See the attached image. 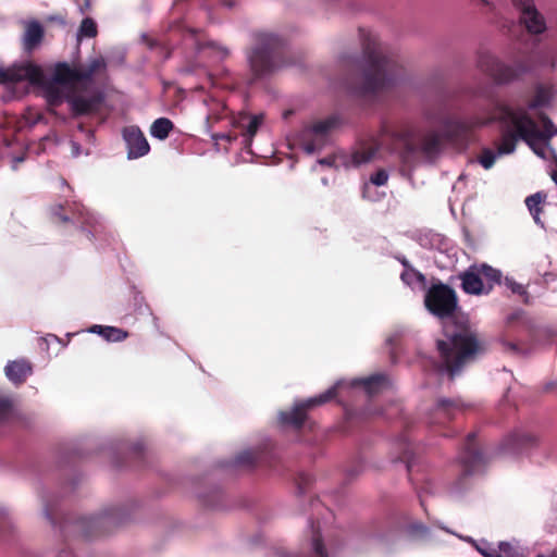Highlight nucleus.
Masks as SVG:
<instances>
[{"mask_svg":"<svg viewBox=\"0 0 557 557\" xmlns=\"http://www.w3.org/2000/svg\"><path fill=\"white\" fill-rule=\"evenodd\" d=\"M360 34L366 66L360 76L349 83V88L360 97L374 96L389 88L403 69L382 47L375 35L364 30H360Z\"/></svg>","mask_w":557,"mask_h":557,"instance_id":"f257e3e1","label":"nucleus"},{"mask_svg":"<svg viewBox=\"0 0 557 557\" xmlns=\"http://www.w3.org/2000/svg\"><path fill=\"white\" fill-rule=\"evenodd\" d=\"M436 350L438 360L431 361L433 370L455 380L484 352V346L473 331L461 329L453 334L446 333L444 339H437Z\"/></svg>","mask_w":557,"mask_h":557,"instance_id":"f03ea898","label":"nucleus"},{"mask_svg":"<svg viewBox=\"0 0 557 557\" xmlns=\"http://www.w3.org/2000/svg\"><path fill=\"white\" fill-rule=\"evenodd\" d=\"M443 138L440 133L429 131L417 143L416 129L407 123L384 126L382 131V143L397 153L403 162H408L417 152L428 158L436 156L442 148Z\"/></svg>","mask_w":557,"mask_h":557,"instance_id":"7ed1b4c3","label":"nucleus"},{"mask_svg":"<svg viewBox=\"0 0 557 557\" xmlns=\"http://www.w3.org/2000/svg\"><path fill=\"white\" fill-rule=\"evenodd\" d=\"M253 40L255 46L247 53L251 73L249 84L288 65L285 44L281 37L268 32H257Z\"/></svg>","mask_w":557,"mask_h":557,"instance_id":"20e7f679","label":"nucleus"},{"mask_svg":"<svg viewBox=\"0 0 557 557\" xmlns=\"http://www.w3.org/2000/svg\"><path fill=\"white\" fill-rule=\"evenodd\" d=\"M27 81L32 85L42 88L44 97L47 101L49 112L57 114L55 108L63 102H67V95L62 89V85L53 79H46L42 69L30 61L20 64H13L10 67H0V83H20Z\"/></svg>","mask_w":557,"mask_h":557,"instance_id":"39448f33","label":"nucleus"},{"mask_svg":"<svg viewBox=\"0 0 557 557\" xmlns=\"http://www.w3.org/2000/svg\"><path fill=\"white\" fill-rule=\"evenodd\" d=\"M495 108L498 110V121L505 125L510 123L513 128L518 131L521 139L531 147L535 140L545 141L550 139L554 135V124L543 112L539 114V119L544 129L540 131L534 120L524 110L516 111L502 102H497Z\"/></svg>","mask_w":557,"mask_h":557,"instance_id":"423d86ee","label":"nucleus"},{"mask_svg":"<svg viewBox=\"0 0 557 557\" xmlns=\"http://www.w3.org/2000/svg\"><path fill=\"white\" fill-rule=\"evenodd\" d=\"M487 461L488 458L479 444L476 433H469L460 456L462 472L447 486V493L456 498L463 496L471 488V475Z\"/></svg>","mask_w":557,"mask_h":557,"instance_id":"0eeeda50","label":"nucleus"},{"mask_svg":"<svg viewBox=\"0 0 557 557\" xmlns=\"http://www.w3.org/2000/svg\"><path fill=\"white\" fill-rule=\"evenodd\" d=\"M478 66L497 84H508L517 81L529 71V64L524 60H517L512 64H507L488 52L479 54Z\"/></svg>","mask_w":557,"mask_h":557,"instance_id":"6e6552de","label":"nucleus"},{"mask_svg":"<svg viewBox=\"0 0 557 557\" xmlns=\"http://www.w3.org/2000/svg\"><path fill=\"white\" fill-rule=\"evenodd\" d=\"M424 306L434 317L447 319L453 317L458 309V297L450 286L437 282L426 290Z\"/></svg>","mask_w":557,"mask_h":557,"instance_id":"1a4fd4ad","label":"nucleus"},{"mask_svg":"<svg viewBox=\"0 0 557 557\" xmlns=\"http://www.w3.org/2000/svg\"><path fill=\"white\" fill-rule=\"evenodd\" d=\"M126 513L120 507H111L98 516L83 517L76 521L77 531L85 537L103 535L112 528L123 524Z\"/></svg>","mask_w":557,"mask_h":557,"instance_id":"9d476101","label":"nucleus"},{"mask_svg":"<svg viewBox=\"0 0 557 557\" xmlns=\"http://www.w3.org/2000/svg\"><path fill=\"white\" fill-rule=\"evenodd\" d=\"M498 112V110L496 109ZM498 113L492 119L469 117V119H447L443 123V136L446 140L457 144L467 145L472 132L475 127L488 124L492 121H498Z\"/></svg>","mask_w":557,"mask_h":557,"instance_id":"9b49d317","label":"nucleus"},{"mask_svg":"<svg viewBox=\"0 0 557 557\" xmlns=\"http://www.w3.org/2000/svg\"><path fill=\"white\" fill-rule=\"evenodd\" d=\"M347 386L345 381H337L325 392L307 399L296 400L289 411H281L278 418H307L315 408L335 400L341 391Z\"/></svg>","mask_w":557,"mask_h":557,"instance_id":"f8f14e48","label":"nucleus"},{"mask_svg":"<svg viewBox=\"0 0 557 557\" xmlns=\"http://www.w3.org/2000/svg\"><path fill=\"white\" fill-rule=\"evenodd\" d=\"M337 124L338 119L336 116H330L306 126L299 135L304 150L308 153L320 150L325 145L330 132L336 127Z\"/></svg>","mask_w":557,"mask_h":557,"instance_id":"ddd939ff","label":"nucleus"},{"mask_svg":"<svg viewBox=\"0 0 557 557\" xmlns=\"http://www.w3.org/2000/svg\"><path fill=\"white\" fill-rule=\"evenodd\" d=\"M519 11L520 23L529 34L540 35L546 30V21L543 14L536 9L533 0H511Z\"/></svg>","mask_w":557,"mask_h":557,"instance_id":"4468645a","label":"nucleus"},{"mask_svg":"<svg viewBox=\"0 0 557 557\" xmlns=\"http://www.w3.org/2000/svg\"><path fill=\"white\" fill-rule=\"evenodd\" d=\"M123 138L127 147V158L137 159L146 156L150 146L138 126H127L123 129Z\"/></svg>","mask_w":557,"mask_h":557,"instance_id":"2eb2a0df","label":"nucleus"},{"mask_svg":"<svg viewBox=\"0 0 557 557\" xmlns=\"http://www.w3.org/2000/svg\"><path fill=\"white\" fill-rule=\"evenodd\" d=\"M23 34L21 37L22 49L25 53L32 54L37 50L45 39V28L37 20L24 21Z\"/></svg>","mask_w":557,"mask_h":557,"instance_id":"dca6fc26","label":"nucleus"},{"mask_svg":"<svg viewBox=\"0 0 557 557\" xmlns=\"http://www.w3.org/2000/svg\"><path fill=\"white\" fill-rule=\"evenodd\" d=\"M101 102L102 97L100 95H94L88 98L73 92L67 95V103L73 117L90 115L97 112Z\"/></svg>","mask_w":557,"mask_h":557,"instance_id":"f3484780","label":"nucleus"},{"mask_svg":"<svg viewBox=\"0 0 557 557\" xmlns=\"http://www.w3.org/2000/svg\"><path fill=\"white\" fill-rule=\"evenodd\" d=\"M536 441V437L530 433L515 431L502 441L499 445V453L517 455L523 449L533 446Z\"/></svg>","mask_w":557,"mask_h":557,"instance_id":"a211bd4d","label":"nucleus"},{"mask_svg":"<svg viewBox=\"0 0 557 557\" xmlns=\"http://www.w3.org/2000/svg\"><path fill=\"white\" fill-rule=\"evenodd\" d=\"M349 385L351 387H362L369 396H373L388 389L392 383L387 374L375 373L367 377L354 379Z\"/></svg>","mask_w":557,"mask_h":557,"instance_id":"6ab92c4d","label":"nucleus"},{"mask_svg":"<svg viewBox=\"0 0 557 557\" xmlns=\"http://www.w3.org/2000/svg\"><path fill=\"white\" fill-rule=\"evenodd\" d=\"M8 380L15 386H20L33 374V364L25 358L9 361L4 367Z\"/></svg>","mask_w":557,"mask_h":557,"instance_id":"aec40b11","label":"nucleus"},{"mask_svg":"<svg viewBox=\"0 0 557 557\" xmlns=\"http://www.w3.org/2000/svg\"><path fill=\"white\" fill-rule=\"evenodd\" d=\"M436 409L440 413L447 416L473 414L475 412V406L461 398H438Z\"/></svg>","mask_w":557,"mask_h":557,"instance_id":"412c9836","label":"nucleus"},{"mask_svg":"<svg viewBox=\"0 0 557 557\" xmlns=\"http://www.w3.org/2000/svg\"><path fill=\"white\" fill-rule=\"evenodd\" d=\"M461 288L469 295L487 294L485 283L481 280V275L476 270V265L470 267L468 270L459 274Z\"/></svg>","mask_w":557,"mask_h":557,"instance_id":"4be33fe9","label":"nucleus"},{"mask_svg":"<svg viewBox=\"0 0 557 557\" xmlns=\"http://www.w3.org/2000/svg\"><path fill=\"white\" fill-rule=\"evenodd\" d=\"M411 426H407L405 432L397 438L396 445L399 449V455L397 460L405 462L407 471L409 473V478L411 479L413 467L416 465L414 461V451L411 440L409 438V430Z\"/></svg>","mask_w":557,"mask_h":557,"instance_id":"5701e85b","label":"nucleus"},{"mask_svg":"<svg viewBox=\"0 0 557 557\" xmlns=\"http://www.w3.org/2000/svg\"><path fill=\"white\" fill-rule=\"evenodd\" d=\"M54 82L67 86L73 85L75 83L84 82L82 76V71L75 67H72L66 62H59L55 64L53 70L52 78Z\"/></svg>","mask_w":557,"mask_h":557,"instance_id":"b1692460","label":"nucleus"},{"mask_svg":"<svg viewBox=\"0 0 557 557\" xmlns=\"http://www.w3.org/2000/svg\"><path fill=\"white\" fill-rule=\"evenodd\" d=\"M182 35H183L184 40L186 42L190 41V45L194 46L197 51H200L205 48H212V49H215L219 52H221L224 57H226L228 54V50L225 47L220 46L215 41L202 42L199 37L200 32L198 29L183 27Z\"/></svg>","mask_w":557,"mask_h":557,"instance_id":"393cba45","label":"nucleus"},{"mask_svg":"<svg viewBox=\"0 0 557 557\" xmlns=\"http://www.w3.org/2000/svg\"><path fill=\"white\" fill-rule=\"evenodd\" d=\"M519 138L521 139L516 128L512 131L508 127H504L502 131L500 141L497 144V154L503 156L512 153Z\"/></svg>","mask_w":557,"mask_h":557,"instance_id":"a878e982","label":"nucleus"},{"mask_svg":"<svg viewBox=\"0 0 557 557\" xmlns=\"http://www.w3.org/2000/svg\"><path fill=\"white\" fill-rule=\"evenodd\" d=\"M90 331L92 333H97L102 336L108 342H123L128 336L129 333L123 329L108 325H94Z\"/></svg>","mask_w":557,"mask_h":557,"instance_id":"bb28decb","label":"nucleus"},{"mask_svg":"<svg viewBox=\"0 0 557 557\" xmlns=\"http://www.w3.org/2000/svg\"><path fill=\"white\" fill-rule=\"evenodd\" d=\"M263 119V114L250 115L243 113L239 115L237 124L239 127L245 128L244 135H247L249 138H251L258 132V128L262 124Z\"/></svg>","mask_w":557,"mask_h":557,"instance_id":"cd10ccee","label":"nucleus"},{"mask_svg":"<svg viewBox=\"0 0 557 557\" xmlns=\"http://www.w3.org/2000/svg\"><path fill=\"white\" fill-rule=\"evenodd\" d=\"M476 270L481 275V280H483L485 283V289H486L487 294L493 289L494 285L500 283V278H502L500 271H498L487 264L476 265Z\"/></svg>","mask_w":557,"mask_h":557,"instance_id":"c85d7f7f","label":"nucleus"},{"mask_svg":"<svg viewBox=\"0 0 557 557\" xmlns=\"http://www.w3.org/2000/svg\"><path fill=\"white\" fill-rule=\"evenodd\" d=\"M546 200V194L539 191L535 193L525 199V206L528 207L531 215L533 216L536 224L543 225L541 222L540 214L543 211V203Z\"/></svg>","mask_w":557,"mask_h":557,"instance_id":"c756f323","label":"nucleus"},{"mask_svg":"<svg viewBox=\"0 0 557 557\" xmlns=\"http://www.w3.org/2000/svg\"><path fill=\"white\" fill-rule=\"evenodd\" d=\"M174 124L168 117H159L153 121L150 126V134L152 137L164 140L169 137L170 133L173 131Z\"/></svg>","mask_w":557,"mask_h":557,"instance_id":"7c9ffc66","label":"nucleus"},{"mask_svg":"<svg viewBox=\"0 0 557 557\" xmlns=\"http://www.w3.org/2000/svg\"><path fill=\"white\" fill-rule=\"evenodd\" d=\"M74 206L75 210H72V215L65 212V208L62 205H55L51 210L53 215H55L62 223L85 221L83 218V207L77 205Z\"/></svg>","mask_w":557,"mask_h":557,"instance_id":"2f4dec72","label":"nucleus"},{"mask_svg":"<svg viewBox=\"0 0 557 557\" xmlns=\"http://www.w3.org/2000/svg\"><path fill=\"white\" fill-rule=\"evenodd\" d=\"M283 430H292L294 432H304L306 430L313 432L315 422L313 420H280Z\"/></svg>","mask_w":557,"mask_h":557,"instance_id":"473e14b6","label":"nucleus"},{"mask_svg":"<svg viewBox=\"0 0 557 557\" xmlns=\"http://www.w3.org/2000/svg\"><path fill=\"white\" fill-rule=\"evenodd\" d=\"M499 344L503 350L511 356H523L527 352L525 347L519 342L509 339L507 333L499 337Z\"/></svg>","mask_w":557,"mask_h":557,"instance_id":"72a5a7b5","label":"nucleus"},{"mask_svg":"<svg viewBox=\"0 0 557 557\" xmlns=\"http://www.w3.org/2000/svg\"><path fill=\"white\" fill-rule=\"evenodd\" d=\"M496 557H523V554L518 545L511 542H499L497 546ZM537 557L544 556L539 555Z\"/></svg>","mask_w":557,"mask_h":557,"instance_id":"f704fd0d","label":"nucleus"},{"mask_svg":"<svg viewBox=\"0 0 557 557\" xmlns=\"http://www.w3.org/2000/svg\"><path fill=\"white\" fill-rule=\"evenodd\" d=\"M16 408V398L0 391V417H8L14 413Z\"/></svg>","mask_w":557,"mask_h":557,"instance_id":"c9c22d12","label":"nucleus"},{"mask_svg":"<svg viewBox=\"0 0 557 557\" xmlns=\"http://www.w3.org/2000/svg\"><path fill=\"white\" fill-rule=\"evenodd\" d=\"M261 461V456L253 450H244L235 458L236 466L252 467Z\"/></svg>","mask_w":557,"mask_h":557,"instance_id":"e433bc0d","label":"nucleus"},{"mask_svg":"<svg viewBox=\"0 0 557 557\" xmlns=\"http://www.w3.org/2000/svg\"><path fill=\"white\" fill-rule=\"evenodd\" d=\"M467 541L484 557H496L497 548L486 540L475 541L468 537Z\"/></svg>","mask_w":557,"mask_h":557,"instance_id":"4c0bfd02","label":"nucleus"},{"mask_svg":"<svg viewBox=\"0 0 557 557\" xmlns=\"http://www.w3.org/2000/svg\"><path fill=\"white\" fill-rule=\"evenodd\" d=\"M97 34L98 29L96 22L90 17L84 18L78 29V37L94 38Z\"/></svg>","mask_w":557,"mask_h":557,"instance_id":"58836bf2","label":"nucleus"},{"mask_svg":"<svg viewBox=\"0 0 557 557\" xmlns=\"http://www.w3.org/2000/svg\"><path fill=\"white\" fill-rule=\"evenodd\" d=\"M548 101H549L548 90L543 86H539L535 90L534 98L529 103V108L536 109V108L547 104Z\"/></svg>","mask_w":557,"mask_h":557,"instance_id":"ea45409f","label":"nucleus"},{"mask_svg":"<svg viewBox=\"0 0 557 557\" xmlns=\"http://www.w3.org/2000/svg\"><path fill=\"white\" fill-rule=\"evenodd\" d=\"M106 66V62L102 58L94 59L86 69L81 70L83 81H90L96 72Z\"/></svg>","mask_w":557,"mask_h":557,"instance_id":"a19ab883","label":"nucleus"},{"mask_svg":"<svg viewBox=\"0 0 557 557\" xmlns=\"http://www.w3.org/2000/svg\"><path fill=\"white\" fill-rule=\"evenodd\" d=\"M375 153L376 150L373 148L356 150L352 153V161L356 165H360L371 161L374 158Z\"/></svg>","mask_w":557,"mask_h":557,"instance_id":"79ce46f5","label":"nucleus"},{"mask_svg":"<svg viewBox=\"0 0 557 557\" xmlns=\"http://www.w3.org/2000/svg\"><path fill=\"white\" fill-rule=\"evenodd\" d=\"M498 156L499 154L492 149L483 148L479 156V162L485 170H488L494 165Z\"/></svg>","mask_w":557,"mask_h":557,"instance_id":"37998d69","label":"nucleus"},{"mask_svg":"<svg viewBox=\"0 0 557 557\" xmlns=\"http://www.w3.org/2000/svg\"><path fill=\"white\" fill-rule=\"evenodd\" d=\"M311 545L315 557H329L319 530H313Z\"/></svg>","mask_w":557,"mask_h":557,"instance_id":"c03bdc74","label":"nucleus"},{"mask_svg":"<svg viewBox=\"0 0 557 557\" xmlns=\"http://www.w3.org/2000/svg\"><path fill=\"white\" fill-rule=\"evenodd\" d=\"M388 181V174L385 170L381 169L370 176V182L375 186H383Z\"/></svg>","mask_w":557,"mask_h":557,"instance_id":"a18cd8bd","label":"nucleus"},{"mask_svg":"<svg viewBox=\"0 0 557 557\" xmlns=\"http://www.w3.org/2000/svg\"><path fill=\"white\" fill-rule=\"evenodd\" d=\"M417 277L418 281L423 282L425 280L424 275L419 271L410 268L401 273V280L409 284V280L411 277Z\"/></svg>","mask_w":557,"mask_h":557,"instance_id":"49530a36","label":"nucleus"},{"mask_svg":"<svg viewBox=\"0 0 557 557\" xmlns=\"http://www.w3.org/2000/svg\"><path fill=\"white\" fill-rule=\"evenodd\" d=\"M363 463L362 462H359L356 467L354 468H350L348 471H347V475L349 478H355L357 476L359 473H361L363 471Z\"/></svg>","mask_w":557,"mask_h":557,"instance_id":"de8ad7c7","label":"nucleus"},{"mask_svg":"<svg viewBox=\"0 0 557 557\" xmlns=\"http://www.w3.org/2000/svg\"><path fill=\"white\" fill-rule=\"evenodd\" d=\"M522 311H516L508 315L507 318V326L510 327L515 322L519 321L522 317Z\"/></svg>","mask_w":557,"mask_h":557,"instance_id":"09e8293b","label":"nucleus"},{"mask_svg":"<svg viewBox=\"0 0 557 557\" xmlns=\"http://www.w3.org/2000/svg\"><path fill=\"white\" fill-rule=\"evenodd\" d=\"M275 557H300L298 554H289L284 549H277Z\"/></svg>","mask_w":557,"mask_h":557,"instance_id":"8fccbe9b","label":"nucleus"},{"mask_svg":"<svg viewBox=\"0 0 557 557\" xmlns=\"http://www.w3.org/2000/svg\"><path fill=\"white\" fill-rule=\"evenodd\" d=\"M45 516L52 524L55 523L53 511L48 506L45 507Z\"/></svg>","mask_w":557,"mask_h":557,"instance_id":"3c124183","label":"nucleus"},{"mask_svg":"<svg viewBox=\"0 0 557 557\" xmlns=\"http://www.w3.org/2000/svg\"><path fill=\"white\" fill-rule=\"evenodd\" d=\"M351 421L352 420H342L341 426H339L341 432H343V433L348 432V429H349V425H350Z\"/></svg>","mask_w":557,"mask_h":557,"instance_id":"603ef678","label":"nucleus"},{"mask_svg":"<svg viewBox=\"0 0 557 557\" xmlns=\"http://www.w3.org/2000/svg\"><path fill=\"white\" fill-rule=\"evenodd\" d=\"M511 289H512L513 293H517V294H523L524 293L523 286L520 285V284H517V283H515L512 285Z\"/></svg>","mask_w":557,"mask_h":557,"instance_id":"864d4df0","label":"nucleus"},{"mask_svg":"<svg viewBox=\"0 0 557 557\" xmlns=\"http://www.w3.org/2000/svg\"><path fill=\"white\" fill-rule=\"evenodd\" d=\"M49 20L64 24V20L61 16H51V17H49Z\"/></svg>","mask_w":557,"mask_h":557,"instance_id":"5fc2aeb1","label":"nucleus"},{"mask_svg":"<svg viewBox=\"0 0 557 557\" xmlns=\"http://www.w3.org/2000/svg\"><path fill=\"white\" fill-rule=\"evenodd\" d=\"M400 262L405 268H407V270L411 268L406 258L400 259Z\"/></svg>","mask_w":557,"mask_h":557,"instance_id":"6e6d98bb","label":"nucleus"},{"mask_svg":"<svg viewBox=\"0 0 557 557\" xmlns=\"http://www.w3.org/2000/svg\"><path fill=\"white\" fill-rule=\"evenodd\" d=\"M552 180L555 182V184L557 185V169L553 171L552 173Z\"/></svg>","mask_w":557,"mask_h":557,"instance_id":"4d7b16f0","label":"nucleus"},{"mask_svg":"<svg viewBox=\"0 0 557 557\" xmlns=\"http://www.w3.org/2000/svg\"><path fill=\"white\" fill-rule=\"evenodd\" d=\"M23 160H24V158H23V157H20V158H16V159H15V161H17V162H22Z\"/></svg>","mask_w":557,"mask_h":557,"instance_id":"13d9d810","label":"nucleus"},{"mask_svg":"<svg viewBox=\"0 0 557 557\" xmlns=\"http://www.w3.org/2000/svg\"><path fill=\"white\" fill-rule=\"evenodd\" d=\"M554 134H557V129L554 132Z\"/></svg>","mask_w":557,"mask_h":557,"instance_id":"bf43d9fd","label":"nucleus"}]
</instances>
